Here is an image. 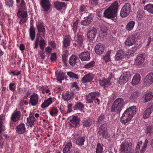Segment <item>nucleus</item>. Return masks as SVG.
<instances>
[{
  "label": "nucleus",
  "instance_id": "1",
  "mask_svg": "<svg viewBox=\"0 0 153 153\" xmlns=\"http://www.w3.org/2000/svg\"><path fill=\"white\" fill-rule=\"evenodd\" d=\"M136 113V107L133 106L127 109L120 117V122L122 124H126L130 121Z\"/></svg>",
  "mask_w": 153,
  "mask_h": 153
},
{
  "label": "nucleus",
  "instance_id": "2",
  "mask_svg": "<svg viewBox=\"0 0 153 153\" xmlns=\"http://www.w3.org/2000/svg\"><path fill=\"white\" fill-rule=\"evenodd\" d=\"M118 7L117 1L112 3L108 8L106 9V18L111 19L113 21L116 22Z\"/></svg>",
  "mask_w": 153,
  "mask_h": 153
},
{
  "label": "nucleus",
  "instance_id": "3",
  "mask_svg": "<svg viewBox=\"0 0 153 153\" xmlns=\"http://www.w3.org/2000/svg\"><path fill=\"white\" fill-rule=\"evenodd\" d=\"M125 104L126 102L123 98H119L116 99L112 105L111 112H116L117 113L119 114Z\"/></svg>",
  "mask_w": 153,
  "mask_h": 153
},
{
  "label": "nucleus",
  "instance_id": "4",
  "mask_svg": "<svg viewBox=\"0 0 153 153\" xmlns=\"http://www.w3.org/2000/svg\"><path fill=\"white\" fill-rule=\"evenodd\" d=\"M17 14L19 18H22L19 22L20 25H22L26 22L28 19V15L26 7L20 8L18 10Z\"/></svg>",
  "mask_w": 153,
  "mask_h": 153
},
{
  "label": "nucleus",
  "instance_id": "5",
  "mask_svg": "<svg viewBox=\"0 0 153 153\" xmlns=\"http://www.w3.org/2000/svg\"><path fill=\"white\" fill-rule=\"evenodd\" d=\"M138 36L137 33H135L129 36L125 42V45L127 46H129L134 45L137 41Z\"/></svg>",
  "mask_w": 153,
  "mask_h": 153
},
{
  "label": "nucleus",
  "instance_id": "6",
  "mask_svg": "<svg viewBox=\"0 0 153 153\" xmlns=\"http://www.w3.org/2000/svg\"><path fill=\"white\" fill-rule=\"evenodd\" d=\"M131 145V143L129 141H125L121 143L120 150L121 152L127 153L132 150Z\"/></svg>",
  "mask_w": 153,
  "mask_h": 153
},
{
  "label": "nucleus",
  "instance_id": "7",
  "mask_svg": "<svg viewBox=\"0 0 153 153\" xmlns=\"http://www.w3.org/2000/svg\"><path fill=\"white\" fill-rule=\"evenodd\" d=\"M131 78V75L129 71L124 72L119 78L118 81L120 85H123L127 82Z\"/></svg>",
  "mask_w": 153,
  "mask_h": 153
},
{
  "label": "nucleus",
  "instance_id": "8",
  "mask_svg": "<svg viewBox=\"0 0 153 153\" xmlns=\"http://www.w3.org/2000/svg\"><path fill=\"white\" fill-rule=\"evenodd\" d=\"M80 118L77 116H73L69 120V123L70 127L71 128H76L80 123Z\"/></svg>",
  "mask_w": 153,
  "mask_h": 153
},
{
  "label": "nucleus",
  "instance_id": "9",
  "mask_svg": "<svg viewBox=\"0 0 153 153\" xmlns=\"http://www.w3.org/2000/svg\"><path fill=\"white\" fill-rule=\"evenodd\" d=\"M36 26L39 33L37 35H39L41 38L44 37L45 34V29L43 22H38L36 24Z\"/></svg>",
  "mask_w": 153,
  "mask_h": 153
},
{
  "label": "nucleus",
  "instance_id": "10",
  "mask_svg": "<svg viewBox=\"0 0 153 153\" xmlns=\"http://www.w3.org/2000/svg\"><path fill=\"white\" fill-rule=\"evenodd\" d=\"M75 42L73 44L74 46L77 48H79L82 46L83 38L81 33L78 34L75 38Z\"/></svg>",
  "mask_w": 153,
  "mask_h": 153
},
{
  "label": "nucleus",
  "instance_id": "11",
  "mask_svg": "<svg viewBox=\"0 0 153 153\" xmlns=\"http://www.w3.org/2000/svg\"><path fill=\"white\" fill-rule=\"evenodd\" d=\"M100 95L99 93L97 91L90 93L86 96V103H93L95 98L98 97Z\"/></svg>",
  "mask_w": 153,
  "mask_h": 153
},
{
  "label": "nucleus",
  "instance_id": "12",
  "mask_svg": "<svg viewBox=\"0 0 153 153\" xmlns=\"http://www.w3.org/2000/svg\"><path fill=\"white\" fill-rule=\"evenodd\" d=\"M97 30L94 27L91 28L87 33L88 39L91 42L94 40L97 33Z\"/></svg>",
  "mask_w": 153,
  "mask_h": 153
},
{
  "label": "nucleus",
  "instance_id": "13",
  "mask_svg": "<svg viewBox=\"0 0 153 153\" xmlns=\"http://www.w3.org/2000/svg\"><path fill=\"white\" fill-rule=\"evenodd\" d=\"M74 93L72 91H66L62 94V98L64 101H68L74 98Z\"/></svg>",
  "mask_w": 153,
  "mask_h": 153
},
{
  "label": "nucleus",
  "instance_id": "14",
  "mask_svg": "<svg viewBox=\"0 0 153 153\" xmlns=\"http://www.w3.org/2000/svg\"><path fill=\"white\" fill-rule=\"evenodd\" d=\"M29 104L33 106L36 105L38 102L39 97L38 95L36 93H33V94L30 97Z\"/></svg>",
  "mask_w": 153,
  "mask_h": 153
},
{
  "label": "nucleus",
  "instance_id": "15",
  "mask_svg": "<svg viewBox=\"0 0 153 153\" xmlns=\"http://www.w3.org/2000/svg\"><path fill=\"white\" fill-rule=\"evenodd\" d=\"M26 128L25 124L22 123H20L15 128L16 132L19 134H23L25 132Z\"/></svg>",
  "mask_w": 153,
  "mask_h": 153
},
{
  "label": "nucleus",
  "instance_id": "16",
  "mask_svg": "<svg viewBox=\"0 0 153 153\" xmlns=\"http://www.w3.org/2000/svg\"><path fill=\"white\" fill-rule=\"evenodd\" d=\"M40 4L45 12H47L49 10L51 6L49 0H41Z\"/></svg>",
  "mask_w": 153,
  "mask_h": 153
},
{
  "label": "nucleus",
  "instance_id": "17",
  "mask_svg": "<svg viewBox=\"0 0 153 153\" xmlns=\"http://www.w3.org/2000/svg\"><path fill=\"white\" fill-rule=\"evenodd\" d=\"M94 75L91 73H89L86 75L81 79V82L82 83H86L91 82L93 79Z\"/></svg>",
  "mask_w": 153,
  "mask_h": 153
},
{
  "label": "nucleus",
  "instance_id": "18",
  "mask_svg": "<svg viewBox=\"0 0 153 153\" xmlns=\"http://www.w3.org/2000/svg\"><path fill=\"white\" fill-rule=\"evenodd\" d=\"M37 119L34 117L32 114L30 113L29 117L27 119V122L26 124L27 126L30 128L32 127L33 126L34 122L37 120Z\"/></svg>",
  "mask_w": 153,
  "mask_h": 153
},
{
  "label": "nucleus",
  "instance_id": "19",
  "mask_svg": "<svg viewBox=\"0 0 153 153\" xmlns=\"http://www.w3.org/2000/svg\"><path fill=\"white\" fill-rule=\"evenodd\" d=\"M79 57L82 61H88L91 58L90 53L88 51L82 52L79 55Z\"/></svg>",
  "mask_w": 153,
  "mask_h": 153
},
{
  "label": "nucleus",
  "instance_id": "20",
  "mask_svg": "<svg viewBox=\"0 0 153 153\" xmlns=\"http://www.w3.org/2000/svg\"><path fill=\"white\" fill-rule=\"evenodd\" d=\"M153 82V74L152 73L148 74L144 79V84L145 85H150Z\"/></svg>",
  "mask_w": 153,
  "mask_h": 153
},
{
  "label": "nucleus",
  "instance_id": "21",
  "mask_svg": "<svg viewBox=\"0 0 153 153\" xmlns=\"http://www.w3.org/2000/svg\"><path fill=\"white\" fill-rule=\"evenodd\" d=\"M21 115L19 111H14L11 115V119L13 122H16L20 120Z\"/></svg>",
  "mask_w": 153,
  "mask_h": 153
},
{
  "label": "nucleus",
  "instance_id": "22",
  "mask_svg": "<svg viewBox=\"0 0 153 153\" xmlns=\"http://www.w3.org/2000/svg\"><path fill=\"white\" fill-rule=\"evenodd\" d=\"M146 55L145 53L140 54L135 59V62L138 65H141L144 61Z\"/></svg>",
  "mask_w": 153,
  "mask_h": 153
},
{
  "label": "nucleus",
  "instance_id": "23",
  "mask_svg": "<svg viewBox=\"0 0 153 153\" xmlns=\"http://www.w3.org/2000/svg\"><path fill=\"white\" fill-rule=\"evenodd\" d=\"M54 7L58 10H61L63 8H66V5L64 2L56 1L54 3Z\"/></svg>",
  "mask_w": 153,
  "mask_h": 153
},
{
  "label": "nucleus",
  "instance_id": "24",
  "mask_svg": "<svg viewBox=\"0 0 153 153\" xmlns=\"http://www.w3.org/2000/svg\"><path fill=\"white\" fill-rule=\"evenodd\" d=\"M105 47L102 44H98L95 47V50L96 53L100 54L104 51Z\"/></svg>",
  "mask_w": 153,
  "mask_h": 153
},
{
  "label": "nucleus",
  "instance_id": "25",
  "mask_svg": "<svg viewBox=\"0 0 153 153\" xmlns=\"http://www.w3.org/2000/svg\"><path fill=\"white\" fill-rule=\"evenodd\" d=\"M153 97V93L152 92H149L146 93L142 97V100H143V102L146 103L150 101L152 98Z\"/></svg>",
  "mask_w": 153,
  "mask_h": 153
},
{
  "label": "nucleus",
  "instance_id": "26",
  "mask_svg": "<svg viewBox=\"0 0 153 153\" xmlns=\"http://www.w3.org/2000/svg\"><path fill=\"white\" fill-rule=\"evenodd\" d=\"M92 17L91 15H89L86 18L85 17L83 20H82L80 22L81 24L83 25H88L91 22Z\"/></svg>",
  "mask_w": 153,
  "mask_h": 153
},
{
  "label": "nucleus",
  "instance_id": "27",
  "mask_svg": "<svg viewBox=\"0 0 153 153\" xmlns=\"http://www.w3.org/2000/svg\"><path fill=\"white\" fill-rule=\"evenodd\" d=\"M55 74L57 78V80L60 84L62 83V81L64 79L65 74L62 71L59 72L58 71L55 72Z\"/></svg>",
  "mask_w": 153,
  "mask_h": 153
},
{
  "label": "nucleus",
  "instance_id": "28",
  "mask_svg": "<svg viewBox=\"0 0 153 153\" xmlns=\"http://www.w3.org/2000/svg\"><path fill=\"white\" fill-rule=\"evenodd\" d=\"M72 145L71 142V141L68 142L63 149V153H71L72 151Z\"/></svg>",
  "mask_w": 153,
  "mask_h": 153
},
{
  "label": "nucleus",
  "instance_id": "29",
  "mask_svg": "<svg viewBox=\"0 0 153 153\" xmlns=\"http://www.w3.org/2000/svg\"><path fill=\"white\" fill-rule=\"evenodd\" d=\"M78 57L75 55H72L69 58V63L72 67L75 66L77 63V60H78Z\"/></svg>",
  "mask_w": 153,
  "mask_h": 153
},
{
  "label": "nucleus",
  "instance_id": "30",
  "mask_svg": "<svg viewBox=\"0 0 153 153\" xmlns=\"http://www.w3.org/2000/svg\"><path fill=\"white\" fill-rule=\"evenodd\" d=\"M54 98H52L51 97L48 98L47 100H45L44 102L41 105V106L43 108L48 107L50 105L53 103V99Z\"/></svg>",
  "mask_w": 153,
  "mask_h": 153
},
{
  "label": "nucleus",
  "instance_id": "31",
  "mask_svg": "<svg viewBox=\"0 0 153 153\" xmlns=\"http://www.w3.org/2000/svg\"><path fill=\"white\" fill-rule=\"evenodd\" d=\"M84 105L80 102H75V105L73 107L74 110H79L80 111H82L84 108Z\"/></svg>",
  "mask_w": 153,
  "mask_h": 153
},
{
  "label": "nucleus",
  "instance_id": "32",
  "mask_svg": "<svg viewBox=\"0 0 153 153\" xmlns=\"http://www.w3.org/2000/svg\"><path fill=\"white\" fill-rule=\"evenodd\" d=\"M68 50H66L64 51L63 52L62 55V61L64 63L65 66H67L68 64L67 61L68 59Z\"/></svg>",
  "mask_w": 153,
  "mask_h": 153
},
{
  "label": "nucleus",
  "instance_id": "33",
  "mask_svg": "<svg viewBox=\"0 0 153 153\" xmlns=\"http://www.w3.org/2000/svg\"><path fill=\"white\" fill-rule=\"evenodd\" d=\"M35 29L33 25H30L29 30V34L31 40L33 41L35 37Z\"/></svg>",
  "mask_w": 153,
  "mask_h": 153
},
{
  "label": "nucleus",
  "instance_id": "34",
  "mask_svg": "<svg viewBox=\"0 0 153 153\" xmlns=\"http://www.w3.org/2000/svg\"><path fill=\"white\" fill-rule=\"evenodd\" d=\"M71 38L68 36H65L63 38V46L64 47L67 48L70 45Z\"/></svg>",
  "mask_w": 153,
  "mask_h": 153
},
{
  "label": "nucleus",
  "instance_id": "35",
  "mask_svg": "<svg viewBox=\"0 0 153 153\" xmlns=\"http://www.w3.org/2000/svg\"><path fill=\"white\" fill-rule=\"evenodd\" d=\"M125 56V53L122 50H120L117 51L115 56L116 59L120 60L123 58Z\"/></svg>",
  "mask_w": 153,
  "mask_h": 153
},
{
  "label": "nucleus",
  "instance_id": "36",
  "mask_svg": "<svg viewBox=\"0 0 153 153\" xmlns=\"http://www.w3.org/2000/svg\"><path fill=\"white\" fill-rule=\"evenodd\" d=\"M92 123V120L89 118H88L83 120L82 124L83 127H88L91 126Z\"/></svg>",
  "mask_w": 153,
  "mask_h": 153
},
{
  "label": "nucleus",
  "instance_id": "37",
  "mask_svg": "<svg viewBox=\"0 0 153 153\" xmlns=\"http://www.w3.org/2000/svg\"><path fill=\"white\" fill-rule=\"evenodd\" d=\"M140 79V74H135L134 76L131 83L133 85H137L139 82Z\"/></svg>",
  "mask_w": 153,
  "mask_h": 153
},
{
  "label": "nucleus",
  "instance_id": "38",
  "mask_svg": "<svg viewBox=\"0 0 153 153\" xmlns=\"http://www.w3.org/2000/svg\"><path fill=\"white\" fill-rule=\"evenodd\" d=\"M4 115L1 114L0 115V134L5 130V126L4 124Z\"/></svg>",
  "mask_w": 153,
  "mask_h": 153
},
{
  "label": "nucleus",
  "instance_id": "39",
  "mask_svg": "<svg viewBox=\"0 0 153 153\" xmlns=\"http://www.w3.org/2000/svg\"><path fill=\"white\" fill-rule=\"evenodd\" d=\"M105 124H104L100 127L98 133L99 134L101 135L104 138H105Z\"/></svg>",
  "mask_w": 153,
  "mask_h": 153
},
{
  "label": "nucleus",
  "instance_id": "40",
  "mask_svg": "<svg viewBox=\"0 0 153 153\" xmlns=\"http://www.w3.org/2000/svg\"><path fill=\"white\" fill-rule=\"evenodd\" d=\"M99 33V36L101 37L104 38L105 37V25H104L100 26Z\"/></svg>",
  "mask_w": 153,
  "mask_h": 153
},
{
  "label": "nucleus",
  "instance_id": "41",
  "mask_svg": "<svg viewBox=\"0 0 153 153\" xmlns=\"http://www.w3.org/2000/svg\"><path fill=\"white\" fill-rule=\"evenodd\" d=\"M144 9L150 13L153 14V4H149L146 5L144 6Z\"/></svg>",
  "mask_w": 153,
  "mask_h": 153
},
{
  "label": "nucleus",
  "instance_id": "42",
  "mask_svg": "<svg viewBox=\"0 0 153 153\" xmlns=\"http://www.w3.org/2000/svg\"><path fill=\"white\" fill-rule=\"evenodd\" d=\"M85 141V137H79L76 139V144L79 146L83 145Z\"/></svg>",
  "mask_w": 153,
  "mask_h": 153
},
{
  "label": "nucleus",
  "instance_id": "43",
  "mask_svg": "<svg viewBox=\"0 0 153 153\" xmlns=\"http://www.w3.org/2000/svg\"><path fill=\"white\" fill-rule=\"evenodd\" d=\"M152 111L149 108H147L144 112L143 117L144 119L149 118L150 116Z\"/></svg>",
  "mask_w": 153,
  "mask_h": 153
},
{
  "label": "nucleus",
  "instance_id": "44",
  "mask_svg": "<svg viewBox=\"0 0 153 153\" xmlns=\"http://www.w3.org/2000/svg\"><path fill=\"white\" fill-rule=\"evenodd\" d=\"M135 22L133 21L129 22L126 26V28L128 30H131L133 28Z\"/></svg>",
  "mask_w": 153,
  "mask_h": 153
},
{
  "label": "nucleus",
  "instance_id": "45",
  "mask_svg": "<svg viewBox=\"0 0 153 153\" xmlns=\"http://www.w3.org/2000/svg\"><path fill=\"white\" fill-rule=\"evenodd\" d=\"M153 132L152 126L151 125L147 126L145 131V133L149 136Z\"/></svg>",
  "mask_w": 153,
  "mask_h": 153
},
{
  "label": "nucleus",
  "instance_id": "46",
  "mask_svg": "<svg viewBox=\"0 0 153 153\" xmlns=\"http://www.w3.org/2000/svg\"><path fill=\"white\" fill-rule=\"evenodd\" d=\"M130 11H126L125 9L122 8L120 13V15L123 17H125L127 16L129 14Z\"/></svg>",
  "mask_w": 153,
  "mask_h": 153
},
{
  "label": "nucleus",
  "instance_id": "47",
  "mask_svg": "<svg viewBox=\"0 0 153 153\" xmlns=\"http://www.w3.org/2000/svg\"><path fill=\"white\" fill-rule=\"evenodd\" d=\"M98 18L99 19L103 20L104 18L105 17V10H102L100 11L98 14Z\"/></svg>",
  "mask_w": 153,
  "mask_h": 153
},
{
  "label": "nucleus",
  "instance_id": "48",
  "mask_svg": "<svg viewBox=\"0 0 153 153\" xmlns=\"http://www.w3.org/2000/svg\"><path fill=\"white\" fill-rule=\"evenodd\" d=\"M67 74L71 78L73 79H78V75L71 71H69L67 72Z\"/></svg>",
  "mask_w": 153,
  "mask_h": 153
},
{
  "label": "nucleus",
  "instance_id": "49",
  "mask_svg": "<svg viewBox=\"0 0 153 153\" xmlns=\"http://www.w3.org/2000/svg\"><path fill=\"white\" fill-rule=\"evenodd\" d=\"M140 93L138 91H136L133 92L131 95L130 99V100L136 99L139 96Z\"/></svg>",
  "mask_w": 153,
  "mask_h": 153
},
{
  "label": "nucleus",
  "instance_id": "50",
  "mask_svg": "<svg viewBox=\"0 0 153 153\" xmlns=\"http://www.w3.org/2000/svg\"><path fill=\"white\" fill-rule=\"evenodd\" d=\"M6 7L7 8L12 7L14 4L13 0H5Z\"/></svg>",
  "mask_w": 153,
  "mask_h": 153
},
{
  "label": "nucleus",
  "instance_id": "51",
  "mask_svg": "<svg viewBox=\"0 0 153 153\" xmlns=\"http://www.w3.org/2000/svg\"><path fill=\"white\" fill-rule=\"evenodd\" d=\"M148 143V141L147 139H146L145 140L144 142L143 143V146L141 150H140V153H144L146 150Z\"/></svg>",
  "mask_w": 153,
  "mask_h": 153
},
{
  "label": "nucleus",
  "instance_id": "52",
  "mask_svg": "<svg viewBox=\"0 0 153 153\" xmlns=\"http://www.w3.org/2000/svg\"><path fill=\"white\" fill-rule=\"evenodd\" d=\"M112 77V74H111L109 75V77L106 79V87L109 86L111 84Z\"/></svg>",
  "mask_w": 153,
  "mask_h": 153
},
{
  "label": "nucleus",
  "instance_id": "53",
  "mask_svg": "<svg viewBox=\"0 0 153 153\" xmlns=\"http://www.w3.org/2000/svg\"><path fill=\"white\" fill-rule=\"evenodd\" d=\"M46 45L45 41L44 39H41L39 42V46L40 49L42 51L44 49L45 46Z\"/></svg>",
  "mask_w": 153,
  "mask_h": 153
},
{
  "label": "nucleus",
  "instance_id": "54",
  "mask_svg": "<svg viewBox=\"0 0 153 153\" xmlns=\"http://www.w3.org/2000/svg\"><path fill=\"white\" fill-rule=\"evenodd\" d=\"M103 151L102 147L100 143H98L97 145L96 153H102Z\"/></svg>",
  "mask_w": 153,
  "mask_h": 153
},
{
  "label": "nucleus",
  "instance_id": "55",
  "mask_svg": "<svg viewBox=\"0 0 153 153\" xmlns=\"http://www.w3.org/2000/svg\"><path fill=\"white\" fill-rule=\"evenodd\" d=\"M95 64L94 61H92L84 65V68H89L94 67Z\"/></svg>",
  "mask_w": 153,
  "mask_h": 153
},
{
  "label": "nucleus",
  "instance_id": "56",
  "mask_svg": "<svg viewBox=\"0 0 153 153\" xmlns=\"http://www.w3.org/2000/svg\"><path fill=\"white\" fill-rule=\"evenodd\" d=\"M139 49V46L136 45L132 47L129 50V53L131 54H134Z\"/></svg>",
  "mask_w": 153,
  "mask_h": 153
},
{
  "label": "nucleus",
  "instance_id": "57",
  "mask_svg": "<svg viewBox=\"0 0 153 153\" xmlns=\"http://www.w3.org/2000/svg\"><path fill=\"white\" fill-rule=\"evenodd\" d=\"M89 2L91 5L94 7L98 5L99 0H89Z\"/></svg>",
  "mask_w": 153,
  "mask_h": 153
},
{
  "label": "nucleus",
  "instance_id": "58",
  "mask_svg": "<svg viewBox=\"0 0 153 153\" xmlns=\"http://www.w3.org/2000/svg\"><path fill=\"white\" fill-rule=\"evenodd\" d=\"M72 103H68L67 105L68 110L67 111L65 112V114H68L70 113L72 111Z\"/></svg>",
  "mask_w": 153,
  "mask_h": 153
},
{
  "label": "nucleus",
  "instance_id": "59",
  "mask_svg": "<svg viewBox=\"0 0 153 153\" xmlns=\"http://www.w3.org/2000/svg\"><path fill=\"white\" fill-rule=\"evenodd\" d=\"M9 89L13 92L16 91V87L14 83H10L9 85Z\"/></svg>",
  "mask_w": 153,
  "mask_h": 153
},
{
  "label": "nucleus",
  "instance_id": "60",
  "mask_svg": "<svg viewBox=\"0 0 153 153\" xmlns=\"http://www.w3.org/2000/svg\"><path fill=\"white\" fill-rule=\"evenodd\" d=\"M58 112L57 109L55 108H53L50 111V114L53 116L54 115H56Z\"/></svg>",
  "mask_w": 153,
  "mask_h": 153
},
{
  "label": "nucleus",
  "instance_id": "61",
  "mask_svg": "<svg viewBox=\"0 0 153 153\" xmlns=\"http://www.w3.org/2000/svg\"><path fill=\"white\" fill-rule=\"evenodd\" d=\"M123 8L125 9L126 11L128 10L130 11L131 10V4L129 3H126L123 7H122Z\"/></svg>",
  "mask_w": 153,
  "mask_h": 153
},
{
  "label": "nucleus",
  "instance_id": "62",
  "mask_svg": "<svg viewBox=\"0 0 153 153\" xmlns=\"http://www.w3.org/2000/svg\"><path fill=\"white\" fill-rule=\"evenodd\" d=\"M105 118V115L103 114H101L98 117L97 123L100 124V123L104 120Z\"/></svg>",
  "mask_w": 153,
  "mask_h": 153
},
{
  "label": "nucleus",
  "instance_id": "63",
  "mask_svg": "<svg viewBox=\"0 0 153 153\" xmlns=\"http://www.w3.org/2000/svg\"><path fill=\"white\" fill-rule=\"evenodd\" d=\"M111 50L107 51L106 53V62H108V61H111V59L110 57V55L111 54Z\"/></svg>",
  "mask_w": 153,
  "mask_h": 153
},
{
  "label": "nucleus",
  "instance_id": "64",
  "mask_svg": "<svg viewBox=\"0 0 153 153\" xmlns=\"http://www.w3.org/2000/svg\"><path fill=\"white\" fill-rule=\"evenodd\" d=\"M100 85L105 89V79L104 77L100 80Z\"/></svg>",
  "mask_w": 153,
  "mask_h": 153
}]
</instances>
